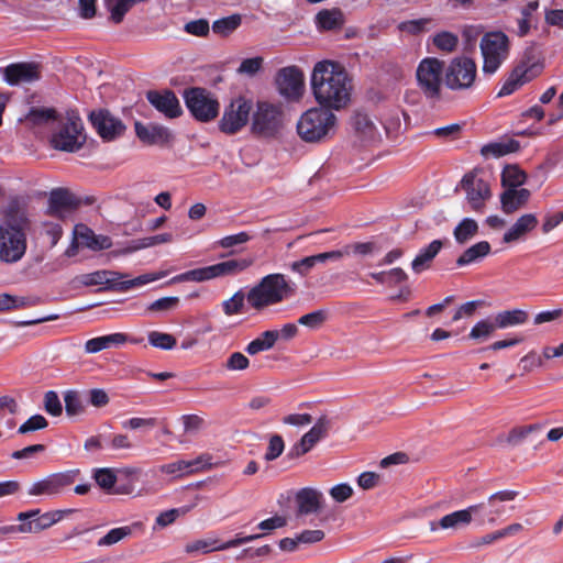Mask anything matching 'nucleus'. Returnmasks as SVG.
<instances>
[{
	"instance_id": "63",
	"label": "nucleus",
	"mask_w": 563,
	"mask_h": 563,
	"mask_svg": "<svg viewBox=\"0 0 563 563\" xmlns=\"http://www.w3.org/2000/svg\"><path fill=\"white\" fill-rule=\"evenodd\" d=\"M184 30L188 34L205 37L209 34L210 25L206 19H198L187 22L184 26Z\"/></svg>"
},
{
	"instance_id": "30",
	"label": "nucleus",
	"mask_w": 563,
	"mask_h": 563,
	"mask_svg": "<svg viewBox=\"0 0 563 563\" xmlns=\"http://www.w3.org/2000/svg\"><path fill=\"white\" fill-rule=\"evenodd\" d=\"M495 325L498 329L522 325L528 322L529 313L523 309H510L497 312L494 316Z\"/></svg>"
},
{
	"instance_id": "16",
	"label": "nucleus",
	"mask_w": 563,
	"mask_h": 563,
	"mask_svg": "<svg viewBox=\"0 0 563 563\" xmlns=\"http://www.w3.org/2000/svg\"><path fill=\"white\" fill-rule=\"evenodd\" d=\"M461 186L466 192V199L471 209L482 212L486 200L492 196L488 181L474 173H467L463 176Z\"/></svg>"
},
{
	"instance_id": "40",
	"label": "nucleus",
	"mask_w": 563,
	"mask_h": 563,
	"mask_svg": "<svg viewBox=\"0 0 563 563\" xmlns=\"http://www.w3.org/2000/svg\"><path fill=\"white\" fill-rule=\"evenodd\" d=\"M526 178V173L517 165H507L501 173V184L507 189H517L525 184Z\"/></svg>"
},
{
	"instance_id": "1",
	"label": "nucleus",
	"mask_w": 563,
	"mask_h": 563,
	"mask_svg": "<svg viewBox=\"0 0 563 563\" xmlns=\"http://www.w3.org/2000/svg\"><path fill=\"white\" fill-rule=\"evenodd\" d=\"M311 90L316 101L332 110L345 108L350 101L352 80L339 62H318L311 73Z\"/></svg>"
},
{
	"instance_id": "50",
	"label": "nucleus",
	"mask_w": 563,
	"mask_h": 563,
	"mask_svg": "<svg viewBox=\"0 0 563 563\" xmlns=\"http://www.w3.org/2000/svg\"><path fill=\"white\" fill-rule=\"evenodd\" d=\"M132 533V528L129 526L113 528L106 536L97 541L99 547L113 545Z\"/></svg>"
},
{
	"instance_id": "57",
	"label": "nucleus",
	"mask_w": 563,
	"mask_h": 563,
	"mask_svg": "<svg viewBox=\"0 0 563 563\" xmlns=\"http://www.w3.org/2000/svg\"><path fill=\"white\" fill-rule=\"evenodd\" d=\"M224 548H221V543L217 539H208V540H197L186 547V551L188 553L201 551L203 553H209L212 551H222Z\"/></svg>"
},
{
	"instance_id": "9",
	"label": "nucleus",
	"mask_w": 563,
	"mask_h": 563,
	"mask_svg": "<svg viewBox=\"0 0 563 563\" xmlns=\"http://www.w3.org/2000/svg\"><path fill=\"white\" fill-rule=\"evenodd\" d=\"M185 104L199 122H210L219 114L220 103L210 91L201 87L185 89L183 93Z\"/></svg>"
},
{
	"instance_id": "23",
	"label": "nucleus",
	"mask_w": 563,
	"mask_h": 563,
	"mask_svg": "<svg viewBox=\"0 0 563 563\" xmlns=\"http://www.w3.org/2000/svg\"><path fill=\"white\" fill-rule=\"evenodd\" d=\"M126 342L137 344L142 342V339H130L128 334L117 332L102 336H97L88 340L85 343V351L87 353H98L102 350L111 349L113 346L123 345Z\"/></svg>"
},
{
	"instance_id": "27",
	"label": "nucleus",
	"mask_w": 563,
	"mask_h": 563,
	"mask_svg": "<svg viewBox=\"0 0 563 563\" xmlns=\"http://www.w3.org/2000/svg\"><path fill=\"white\" fill-rule=\"evenodd\" d=\"M443 246L441 240H433L426 247L421 249L411 262V268L416 274H420L431 266L432 261L439 254Z\"/></svg>"
},
{
	"instance_id": "15",
	"label": "nucleus",
	"mask_w": 563,
	"mask_h": 563,
	"mask_svg": "<svg viewBox=\"0 0 563 563\" xmlns=\"http://www.w3.org/2000/svg\"><path fill=\"white\" fill-rule=\"evenodd\" d=\"M89 121L98 135L107 142L120 137L126 129L124 123L107 109L91 111Z\"/></svg>"
},
{
	"instance_id": "35",
	"label": "nucleus",
	"mask_w": 563,
	"mask_h": 563,
	"mask_svg": "<svg viewBox=\"0 0 563 563\" xmlns=\"http://www.w3.org/2000/svg\"><path fill=\"white\" fill-rule=\"evenodd\" d=\"M40 512L41 509L36 508L18 514L16 520L21 521L19 525L20 533H40L43 531L40 520L36 517Z\"/></svg>"
},
{
	"instance_id": "64",
	"label": "nucleus",
	"mask_w": 563,
	"mask_h": 563,
	"mask_svg": "<svg viewBox=\"0 0 563 563\" xmlns=\"http://www.w3.org/2000/svg\"><path fill=\"white\" fill-rule=\"evenodd\" d=\"M264 59L261 56L243 59L238 68L241 75L254 76L263 66Z\"/></svg>"
},
{
	"instance_id": "29",
	"label": "nucleus",
	"mask_w": 563,
	"mask_h": 563,
	"mask_svg": "<svg viewBox=\"0 0 563 563\" xmlns=\"http://www.w3.org/2000/svg\"><path fill=\"white\" fill-rule=\"evenodd\" d=\"M517 495L518 493L515 490H500L490 495L488 498L490 509L484 514L482 521L486 520L488 523H494L496 519L505 512V508L503 506H498L497 503L514 500Z\"/></svg>"
},
{
	"instance_id": "38",
	"label": "nucleus",
	"mask_w": 563,
	"mask_h": 563,
	"mask_svg": "<svg viewBox=\"0 0 563 563\" xmlns=\"http://www.w3.org/2000/svg\"><path fill=\"white\" fill-rule=\"evenodd\" d=\"M539 0H532L520 9L521 16L518 19V36L523 37L529 34L531 30L532 15L539 9Z\"/></svg>"
},
{
	"instance_id": "61",
	"label": "nucleus",
	"mask_w": 563,
	"mask_h": 563,
	"mask_svg": "<svg viewBox=\"0 0 563 563\" xmlns=\"http://www.w3.org/2000/svg\"><path fill=\"white\" fill-rule=\"evenodd\" d=\"M47 426L48 422L45 417H43L42 415H34L19 427L18 433L25 434L29 432L42 430Z\"/></svg>"
},
{
	"instance_id": "53",
	"label": "nucleus",
	"mask_w": 563,
	"mask_h": 563,
	"mask_svg": "<svg viewBox=\"0 0 563 563\" xmlns=\"http://www.w3.org/2000/svg\"><path fill=\"white\" fill-rule=\"evenodd\" d=\"M26 119L33 124H42L56 119V111L53 108H36L30 109Z\"/></svg>"
},
{
	"instance_id": "44",
	"label": "nucleus",
	"mask_w": 563,
	"mask_h": 563,
	"mask_svg": "<svg viewBox=\"0 0 563 563\" xmlns=\"http://www.w3.org/2000/svg\"><path fill=\"white\" fill-rule=\"evenodd\" d=\"M329 319V311L327 309H319L298 319L300 325L307 327L311 330L320 329Z\"/></svg>"
},
{
	"instance_id": "3",
	"label": "nucleus",
	"mask_w": 563,
	"mask_h": 563,
	"mask_svg": "<svg viewBox=\"0 0 563 563\" xmlns=\"http://www.w3.org/2000/svg\"><path fill=\"white\" fill-rule=\"evenodd\" d=\"M338 118L332 109L322 106L305 111L296 125L299 137L307 143H321L333 137Z\"/></svg>"
},
{
	"instance_id": "32",
	"label": "nucleus",
	"mask_w": 563,
	"mask_h": 563,
	"mask_svg": "<svg viewBox=\"0 0 563 563\" xmlns=\"http://www.w3.org/2000/svg\"><path fill=\"white\" fill-rule=\"evenodd\" d=\"M75 234L81 244L88 249L99 251L110 246L108 238L97 236L92 230L84 224L76 225Z\"/></svg>"
},
{
	"instance_id": "49",
	"label": "nucleus",
	"mask_w": 563,
	"mask_h": 563,
	"mask_svg": "<svg viewBox=\"0 0 563 563\" xmlns=\"http://www.w3.org/2000/svg\"><path fill=\"white\" fill-rule=\"evenodd\" d=\"M432 23V19L430 18H421L417 20H408L404 21L398 25V29L401 32L411 34V35H418L420 33H423L430 29V25Z\"/></svg>"
},
{
	"instance_id": "39",
	"label": "nucleus",
	"mask_w": 563,
	"mask_h": 563,
	"mask_svg": "<svg viewBox=\"0 0 563 563\" xmlns=\"http://www.w3.org/2000/svg\"><path fill=\"white\" fill-rule=\"evenodd\" d=\"M478 232V224L474 219L464 218L453 231L455 241L459 244H465Z\"/></svg>"
},
{
	"instance_id": "2",
	"label": "nucleus",
	"mask_w": 563,
	"mask_h": 563,
	"mask_svg": "<svg viewBox=\"0 0 563 563\" xmlns=\"http://www.w3.org/2000/svg\"><path fill=\"white\" fill-rule=\"evenodd\" d=\"M31 219L18 198L11 199L3 210L0 223V261L14 264L23 258L27 250L26 234L31 230Z\"/></svg>"
},
{
	"instance_id": "34",
	"label": "nucleus",
	"mask_w": 563,
	"mask_h": 563,
	"mask_svg": "<svg viewBox=\"0 0 563 563\" xmlns=\"http://www.w3.org/2000/svg\"><path fill=\"white\" fill-rule=\"evenodd\" d=\"M278 339L279 332L277 330L264 331L246 345L245 352L250 355H255L260 352L268 351L275 345Z\"/></svg>"
},
{
	"instance_id": "22",
	"label": "nucleus",
	"mask_w": 563,
	"mask_h": 563,
	"mask_svg": "<svg viewBox=\"0 0 563 563\" xmlns=\"http://www.w3.org/2000/svg\"><path fill=\"white\" fill-rule=\"evenodd\" d=\"M79 205V200L71 192L64 188H57L49 195L47 213L60 218L63 211L75 210Z\"/></svg>"
},
{
	"instance_id": "47",
	"label": "nucleus",
	"mask_w": 563,
	"mask_h": 563,
	"mask_svg": "<svg viewBox=\"0 0 563 563\" xmlns=\"http://www.w3.org/2000/svg\"><path fill=\"white\" fill-rule=\"evenodd\" d=\"M147 339L152 346L165 351L173 350L177 344V340L174 335L159 331H151Z\"/></svg>"
},
{
	"instance_id": "26",
	"label": "nucleus",
	"mask_w": 563,
	"mask_h": 563,
	"mask_svg": "<svg viewBox=\"0 0 563 563\" xmlns=\"http://www.w3.org/2000/svg\"><path fill=\"white\" fill-rule=\"evenodd\" d=\"M531 194L526 188L506 189L500 196L501 209L505 213L510 214L523 207Z\"/></svg>"
},
{
	"instance_id": "12",
	"label": "nucleus",
	"mask_w": 563,
	"mask_h": 563,
	"mask_svg": "<svg viewBox=\"0 0 563 563\" xmlns=\"http://www.w3.org/2000/svg\"><path fill=\"white\" fill-rule=\"evenodd\" d=\"M252 110V102L239 97L225 107L222 118L219 121V130L228 135L240 132L249 122Z\"/></svg>"
},
{
	"instance_id": "45",
	"label": "nucleus",
	"mask_w": 563,
	"mask_h": 563,
	"mask_svg": "<svg viewBox=\"0 0 563 563\" xmlns=\"http://www.w3.org/2000/svg\"><path fill=\"white\" fill-rule=\"evenodd\" d=\"M65 410L67 416H78L85 412L86 406L77 390H67L64 394Z\"/></svg>"
},
{
	"instance_id": "17",
	"label": "nucleus",
	"mask_w": 563,
	"mask_h": 563,
	"mask_svg": "<svg viewBox=\"0 0 563 563\" xmlns=\"http://www.w3.org/2000/svg\"><path fill=\"white\" fill-rule=\"evenodd\" d=\"M42 77V66L35 62L12 63L3 68V78L10 86L32 84Z\"/></svg>"
},
{
	"instance_id": "33",
	"label": "nucleus",
	"mask_w": 563,
	"mask_h": 563,
	"mask_svg": "<svg viewBox=\"0 0 563 563\" xmlns=\"http://www.w3.org/2000/svg\"><path fill=\"white\" fill-rule=\"evenodd\" d=\"M490 244L481 241L466 249L456 260V265L462 267L475 263L490 253Z\"/></svg>"
},
{
	"instance_id": "48",
	"label": "nucleus",
	"mask_w": 563,
	"mask_h": 563,
	"mask_svg": "<svg viewBox=\"0 0 563 563\" xmlns=\"http://www.w3.org/2000/svg\"><path fill=\"white\" fill-rule=\"evenodd\" d=\"M433 45L445 53H451L455 51L459 44V37L448 31H442L433 36Z\"/></svg>"
},
{
	"instance_id": "60",
	"label": "nucleus",
	"mask_w": 563,
	"mask_h": 563,
	"mask_svg": "<svg viewBox=\"0 0 563 563\" xmlns=\"http://www.w3.org/2000/svg\"><path fill=\"white\" fill-rule=\"evenodd\" d=\"M44 408L45 411L53 416L58 417L63 412L62 402L56 391L48 390L44 395Z\"/></svg>"
},
{
	"instance_id": "4",
	"label": "nucleus",
	"mask_w": 563,
	"mask_h": 563,
	"mask_svg": "<svg viewBox=\"0 0 563 563\" xmlns=\"http://www.w3.org/2000/svg\"><path fill=\"white\" fill-rule=\"evenodd\" d=\"M295 294L284 274L275 273L264 276L246 294L250 307L261 311L269 306L277 305Z\"/></svg>"
},
{
	"instance_id": "59",
	"label": "nucleus",
	"mask_w": 563,
	"mask_h": 563,
	"mask_svg": "<svg viewBox=\"0 0 563 563\" xmlns=\"http://www.w3.org/2000/svg\"><path fill=\"white\" fill-rule=\"evenodd\" d=\"M351 124L357 133L364 135L371 134L374 129L369 117L363 112H356L351 119Z\"/></svg>"
},
{
	"instance_id": "56",
	"label": "nucleus",
	"mask_w": 563,
	"mask_h": 563,
	"mask_svg": "<svg viewBox=\"0 0 563 563\" xmlns=\"http://www.w3.org/2000/svg\"><path fill=\"white\" fill-rule=\"evenodd\" d=\"M107 271H96L88 274L79 275L75 278V282L78 283L81 286L90 287V286H99L103 285L104 282H107Z\"/></svg>"
},
{
	"instance_id": "52",
	"label": "nucleus",
	"mask_w": 563,
	"mask_h": 563,
	"mask_svg": "<svg viewBox=\"0 0 563 563\" xmlns=\"http://www.w3.org/2000/svg\"><path fill=\"white\" fill-rule=\"evenodd\" d=\"M188 464V471L189 475L212 470L213 467H217L219 463L212 462V455L209 453H202L199 456H197L195 460L187 461Z\"/></svg>"
},
{
	"instance_id": "25",
	"label": "nucleus",
	"mask_w": 563,
	"mask_h": 563,
	"mask_svg": "<svg viewBox=\"0 0 563 563\" xmlns=\"http://www.w3.org/2000/svg\"><path fill=\"white\" fill-rule=\"evenodd\" d=\"M296 501L298 505V512L301 515H310L319 512L323 501V495L321 492L305 487L301 488L296 495Z\"/></svg>"
},
{
	"instance_id": "10",
	"label": "nucleus",
	"mask_w": 563,
	"mask_h": 563,
	"mask_svg": "<svg viewBox=\"0 0 563 563\" xmlns=\"http://www.w3.org/2000/svg\"><path fill=\"white\" fill-rule=\"evenodd\" d=\"M476 63L466 56L453 58L444 67V85L453 91L470 89L476 79Z\"/></svg>"
},
{
	"instance_id": "8",
	"label": "nucleus",
	"mask_w": 563,
	"mask_h": 563,
	"mask_svg": "<svg viewBox=\"0 0 563 563\" xmlns=\"http://www.w3.org/2000/svg\"><path fill=\"white\" fill-rule=\"evenodd\" d=\"M481 52L483 55V71L493 75L508 58L509 38L501 32H488L481 40Z\"/></svg>"
},
{
	"instance_id": "51",
	"label": "nucleus",
	"mask_w": 563,
	"mask_h": 563,
	"mask_svg": "<svg viewBox=\"0 0 563 563\" xmlns=\"http://www.w3.org/2000/svg\"><path fill=\"white\" fill-rule=\"evenodd\" d=\"M93 478L98 486L107 492H111L117 483V475L111 468H97L93 473Z\"/></svg>"
},
{
	"instance_id": "41",
	"label": "nucleus",
	"mask_w": 563,
	"mask_h": 563,
	"mask_svg": "<svg viewBox=\"0 0 563 563\" xmlns=\"http://www.w3.org/2000/svg\"><path fill=\"white\" fill-rule=\"evenodd\" d=\"M242 23L240 14H232L219 20H216L212 24V31L214 34L222 37H227L232 34Z\"/></svg>"
},
{
	"instance_id": "18",
	"label": "nucleus",
	"mask_w": 563,
	"mask_h": 563,
	"mask_svg": "<svg viewBox=\"0 0 563 563\" xmlns=\"http://www.w3.org/2000/svg\"><path fill=\"white\" fill-rule=\"evenodd\" d=\"M276 84L282 96L299 99L305 88L303 73L296 66L284 67L277 73Z\"/></svg>"
},
{
	"instance_id": "5",
	"label": "nucleus",
	"mask_w": 563,
	"mask_h": 563,
	"mask_svg": "<svg viewBox=\"0 0 563 563\" xmlns=\"http://www.w3.org/2000/svg\"><path fill=\"white\" fill-rule=\"evenodd\" d=\"M254 264V257H238L223 261L210 266L187 271L175 277L177 282L201 283L218 277L236 276Z\"/></svg>"
},
{
	"instance_id": "58",
	"label": "nucleus",
	"mask_w": 563,
	"mask_h": 563,
	"mask_svg": "<svg viewBox=\"0 0 563 563\" xmlns=\"http://www.w3.org/2000/svg\"><path fill=\"white\" fill-rule=\"evenodd\" d=\"M314 446L313 442L305 434L287 452L286 459L296 460L307 454Z\"/></svg>"
},
{
	"instance_id": "7",
	"label": "nucleus",
	"mask_w": 563,
	"mask_h": 563,
	"mask_svg": "<svg viewBox=\"0 0 563 563\" xmlns=\"http://www.w3.org/2000/svg\"><path fill=\"white\" fill-rule=\"evenodd\" d=\"M284 126V111L280 106L258 101L253 113L252 133L264 139L276 137Z\"/></svg>"
},
{
	"instance_id": "62",
	"label": "nucleus",
	"mask_w": 563,
	"mask_h": 563,
	"mask_svg": "<svg viewBox=\"0 0 563 563\" xmlns=\"http://www.w3.org/2000/svg\"><path fill=\"white\" fill-rule=\"evenodd\" d=\"M341 250L343 257L350 254L368 255L375 250V244L373 242H356L346 244Z\"/></svg>"
},
{
	"instance_id": "14",
	"label": "nucleus",
	"mask_w": 563,
	"mask_h": 563,
	"mask_svg": "<svg viewBox=\"0 0 563 563\" xmlns=\"http://www.w3.org/2000/svg\"><path fill=\"white\" fill-rule=\"evenodd\" d=\"M542 68L541 64L531 62L530 58L522 59L509 74L497 96L505 97L514 93L521 86L539 76Z\"/></svg>"
},
{
	"instance_id": "20",
	"label": "nucleus",
	"mask_w": 563,
	"mask_h": 563,
	"mask_svg": "<svg viewBox=\"0 0 563 563\" xmlns=\"http://www.w3.org/2000/svg\"><path fill=\"white\" fill-rule=\"evenodd\" d=\"M486 508L485 503L472 505L466 509L456 510L443 516L439 521H430V530L455 529L460 526H466L472 521V516L477 515Z\"/></svg>"
},
{
	"instance_id": "11",
	"label": "nucleus",
	"mask_w": 563,
	"mask_h": 563,
	"mask_svg": "<svg viewBox=\"0 0 563 563\" xmlns=\"http://www.w3.org/2000/svg\"><path fill=\"white\" fill-rule=\"evenodd\" d=\"M79 475V468L48 474L45 477L32 483L27 488V495L35 497L58 496L68 489L77 481Z\"/></svg>"
},
{
	"instance_id": "42",
	"label": "nucleus",
	"mask_w": 563,
	"mask_h": 563,
	"mask_svg": "<svg viewBox=\"0 0 563 563\" xmlns=\"http://www.w3.org/2000/svg\"><path fill=\"white\" fill-rule=\"evenodd\" d=\"M497 325H495V320L490 319H482L474 324L468 333V339L474 341H485L493 335V333L497 330Z\"/></svg>"
},
{
	"instance_id": "24",
	"label": "nucleus",
	"mask_w": 563,
	"mask_h": 563,
	"mask_svg": "<svg viewBox=\"0 0 563 563\" xmlns=\"http://www.w3.org/2000/svg\"><path fill=\"white\" fill-rule=\"evenodd\" d=\"M107 282H104V289L106 290H114V291H128L132 288L143 286L152 280L154 278L150 277V275H141L132 279L124 280L123 278L125 275L113 272V271H107Z\"/></svg>"
},
{
	"instance_id": "46",
	"label": "nucleus",
	"mask_w": 563,
	"mask_h": 563,
	"mask_svg": "<svg viewBox=\"0 0 563 563\" xmlns=\"http://www.w3.org/2000/svg\"><path fill=\"white\" fill-rule=\"evenodd\" d=\"M331 429V420L323 415L313 424V427L305 433L316 445L320 440L325 438Z\"/></svg>"
},
{
	"instance_id": "43",
	"label": "nucleus",
	"mask_w": 563,
	"mask_h": 563,
	"mask_svg": "<svg viewBox=\"0 0 563 563\" xmlns=\"http://www.w3.org/2000/svg\"><path fill=\"white\" fill-rule=\"evenodd\" d=\"M246 294L242 289L235 291L231 298L222 301L221 307L225 316L231 317L243 312Z\"/></svg>"
},
{
	"instance_id": "31",
	"label": "nucleus",
	"mask_w": 563,
	"mask_h": 563,
	"mask_svg": "<svg viewBox=\"0 0 563 563\" xmlns=\"http://www.w3.org/2000/svg\"><path fill=\"white\" fill-rule=\"evenodd\" d=\"M343 12L338 9H323L316 15V24L319 29L325 31L339 30L344 24Z\"/></svg>"
},
{
	"instance_id": "13",
	"label": "nucleus",
	"mask_w": 563,
	"mask_h": 563,
	"mask_svg": "<svg viewBox=\"0 0 563 563\" xmlns=\"http://www.w3.org/2000/svg\"><path fill=\"white\" fill-rule=\"evenodd\" d=\"M85 142L84 125L78 117L68 118V121L52 137L53 146L65 152H76Z\"/></svg>"
},
{
	"instance_id": "36",
	"label": "nucleus",
	"mask_w": 563,
	"mask_h": 563,
	"mask_svg": "<svg viewBox=\"0 0 563 563\" xmlns=\"http://www.w3.org/2000/svg\"><path fill=\"white\" fill-rule=\"evenodd\" d=\"M545 423H532L527 426L514 427L508 432L506 442L511 446H517L522 443L530 434L540 432Z\"/></svg>"
},
{
	"instance_id": "54",
	"label": "nucleus",
	"mask_w": 563,
	"mask_h": 563,
	"mask_svg": "<svg viewBox=\"0 0 563 563\" xmlns=\"http://www.w3.org/2000/svg\"><path fill=\"white\" fill-rule=\"evenodd\" d=\"M285 450V442L279 434H273L269 438L267 450L264 454L266 462H272L278 459Z\"/></svg>"
},
{
	"instance_id": "55",
	"label": "nucleus",
	"mask_w": 563,
	"mask_h": 563,
	"mask_svg": "<svg viewBox=\"0 0 563 563\" xmlns=\"http://www.w3.org/2000/svg\"><path fill=\"white\" fill-rule=\"evenodd\" d=\"M74 511V509L52 510L44 514L40 512L36 517L40 520L42 529L46 530L59 522L66 515L73 514Z\"/></svg>"
},
{
	"instance_id": "6",
	"label": "nucleus",
	"mask_w": 563,
	"mask_h": 563,
	"mask_svg": "<svg viewBox=\"0 0 563 563\" xmlns=\"http://www.w3.org/2000/svg\"><path fill=\"white\" fill-rule=\"evenodd\" d=\"M417 85L424 97L432 101L441 99L444 82V62L437 57H426L416 69Z\"/></svg>"
},
{
	"instance_id": "37",
	"label": "nucleus",
	"mask_w": 563,
	"mask_h": 563,
	"mask_svg": "<svg viewBox=\"0 0 563 563\" xmlns=\"http://www.w3.org/2000/svg\"><path fill=\"white\" fill-rule=\"evenodd\" d=\"M520 148V143L517 140L509 139L503 142H495L485 145L482 153L485 156L492 155L494 157H501L510 153H515Z\"/></svg>"
},
{
	"instance_id": "19",
	"label": "nucleus",
	"mask_w": 563,
	"mask_h": 563,
	"mask_svg": "<svg viewBox=\"0 0 563 563\" xmlns=\"http://www.w3.org/2000/svg\"><path fill=\"white\" fill-rule=\"evenodd\" d=\"M147 101L167 119H176L183 114V109L175 92L170 89L148 90Z\"/></svg>"
},
{
	"instance_id": "21",
	"label": "nucleus",
	"mask_w": 563,
	"mask_h": 563,
	"mask_svg": "<svg viewBox=\"0 0 563 563\" xmlns=\"http://www.w3.org/2000/svg\"><path fill=\"white\" fill-rule=\"evenodd\" d=\"M134 128L139 140L147 145H165L173 139L170 131L163 125H144L136 121Z\"/></svg>"
},
{
	"instance_id": "28",
	"label": "nucleus",
	"mask_w": 563,
	"mask_h": 563,
	"mask_svg": "<svg viewBox=\"0 0 563 563\" xmlns=\"http://www.w3.org/2000/svg\"><path fill=\"white\" fill-rule=\"evenodd\" d=\"M537 225V217L532 213H526L518 218L510 229L504 234L503 241L505 243L518 241L525 234L532 231Z\"/></svg>"
}]
</instances>
